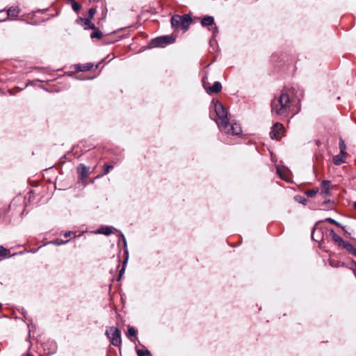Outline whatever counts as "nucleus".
<instances>
[{"instance_id":"f257e3e1","label":"nucleus","mask_w":356,"mask_h":356,"mask_svg":"<svg viewBox=\"0 0 356 356\" xmlns=\"http://www.w3.org/2000/svg\"><path fill=\"white\" fill-rule=\"evenodd\" d=\"M290 109V97L286 92H282L278 97H275L271 101L273 113L286 117Z\"/></svg>"},{"instance_id":"f03ea898","label":"nucleus","mask_w":356,"mask_h":356,"mask_svg":"<svg viewBox=\"0 0 356 356\" xmlns=\"http://www.w3.org/2000/svg\"><path fill=\"white\" fill-rule=\"evenodd\" d=\"M216 115L219 120L218 125L220 130L225 131L228 128L229 119L227 118V111L223 105L219 102L216 101L214 105Z\"/></svg>"},{"instance_id":"7ed1b4c3","label":"nucleus","mask_w":356,"mask_h":356,"mask_svg":"<svg viewBox=\"0 0 356 356\" xmlns=\"http://www.w3.org/2000/svg\"><path fill=\"white\" fill-rule=\"evenodd\" d=\"M192 19L189 15H175L171 18V25L175 29H181L184 31H187Z\"/></svg>"},{"instance_id":"20e7f679","label":"nucleus","mask_w":356,"mask_h":356,"mask_svg":"<svg viewBox=\"0 0 356 356\" xmlns=\"http://www.w3.org/2000/svg\"><path fill=\"white\" fill-rule=\"evenodd\" d=\"M175 39L170 35H162L151 40L149 46L150 48L162 47L173 43Z\"/></svg>"},{"instance_id":"39448f33","label":"nucleus","mask_w":356,"mask_h":356,"mask_svg":"<svg viewBox=\"0 0 356 356\" xmlns=\"http://www.w3.org/2000/svg\"><path fill=\"white\" fill-rule=\"evenodd\" d=\"M106 334L110 339L111 344L115 346H120L121 341V334L120 330L115 327H111L109 330H106Z\"/></svg>"},{"instance_id":"423d86ee","label":"nucleus","mask_w":356,"mask_h":356,"mask_svg":"<svg viewBox=\"0 0 356 356\" xmlns=\"http://www.w3.org/2000/svg\"><path fill=\"white\" fill-rule=\"evenodd\" d=\"M283 125L279 122H276L270 132V136L272 139H277L280 137V131L283 129Z\"/></svg>"},{"instance_id":"0eeeda50","label":"nucleus","mask_w":356,"mask_h":356,"mask_svg":"<svg viewBox=\"0 0 356 356\" xmlns=\"http://www.w3.org/2000/svg\"><path fill=\"white\" fill-rule=\"evenodd\" d=\"M77 172L79 174V179L83 180L88 177L89 168L86 166L84 164L81 163L77 167Z\"/></svg>"},{"instance_id":"6e6552de","label":"nucleus","mask_w":356,"mask_h":356,"mask_svg":"<svg viewBox=\"0 0 356 356\" xmlns=\"http://www.w3.org/2000/svg\"><path fill=\"white\" fill-rule=\"evenodd\" d=\"M312 238L316 242H321L323 239V233L321 228L318 227L316 225L314 227Z\"/></svg>"},{"instance_id":"1a4fd4ad","label":"nucleus","mask_w":356,"mask_h":356,"mask_svg":"<svg viewBox=\"0 0 356 356\" xmlns=\"http://www.w3.org/2000/svg\"><path fill=\"white\" fill-rule=\"evenodd\" d=\"M20 11L21 10L19 8V7L11 6L7 10L8 17L3 20H1L0 22H5L6 20H8L10 19L9 17L16 18L19 14Z\"/></svg>"},{"instance_id":"9d476101","label":"nucleus","mask_w":356,"mask_h":356,"mask_svg":"<svg viewBox=\"0 0 356 356\" xmlns=\"http://www.w3.org/2000/svg\"><path fill=\"white\" fill-rule=\"evenodd\" d=\"M225 131H227L228 134H231L232 135H238L241 133L242 129L241 125L235 122L231 124V129L227 128Z\"/></svg>"},{"instance_id":"9b49d317","label":"nucleus","mask_w":356,"mask_h":356,"mask_svg":"<svg viewBox=\"0 0 356 356\" xmlns=\"http://www.w3.org/2000/svg\"><path fill=\"white\" fill-rule=\"evenodd\" d=\"M330 235L332 237V240L336 242L339 246H343L346 241L343 240V238L337 234L333 229H330Z\"/></svg>"},{"instance_id":"f8f14e48","label":"nucleus","mask_w":356,"mask_h":356,"mask_svg":"<svg viewBox=\"0 0 356 356\" xmlns=\"http://www.w3.org/2000/svg\"><path fill=\"white\" fill-rule=\"evenodd\" d=\"M330 181L328 180H324L321 183V194H324L325 196H330Z\"/></svg>"},{"instance_id":"ddd939ff","label":"nucleus","mask_w":356,"mask_h":356,"mask_svg":"<svg viewBox=\"0 0 356 356\" xmlns=\"http://www.w3.org/2000/svg\"><path fill=\"white\" fill-rule=\"evenodd\" d=\"M222 90V85L220 82L216 81L214 82L212 86L209 87L207 90L209 93H218L220 92Z\"/></svg>"},{"instance_id":"4468645a","label":"nucleus","mask_w":356,"mask_h":356,"mask_svg":"<svg viewBox=\"0 0 356 356\" xmlns=\"http://www.w3.org/2000/svg\"><path fill=\"white\" fill-rule=\"evenodd\" d=\"M346 155L347 154H341V153H339V154L335 155L333 157L334 163L337 165H339L345 163V159L346 157Z\"/></svg>"},{"instance_id":"2eb2a0df","label":"nucleus","mask_w":356,"mask_h":356,"mask_svg":"<svg viewBox=\"0 0 356 356\" xmlns=\"http://www.w3.org/2000/svg\"><path fill=\"white\" fill-rule=\"evenodd\" d=\"M214 24V18L211 16H205L202 19L201 24L202 26H209Z\"/></svg>"},{"instance_id":"dca6fc26","label":"nucleus","mask_w":356,"mask_h":356,"mask_svg":"<svg viewBox=\"0 0 356 356\" xmlns=\"http://www.w3.org/2000/svg\"><path fill=\"white\" fill-rule=\"evenodd\" d=\"M98 233L109 236L113 233V227L109 226H103L98 229Z\"/></svg>"},{"instance_id":"f3484780","label":"nucleus","mask_w":356,"mask_h":356,"mask_svg":"<svg viewBox=\"0 0 356 356\" xmlns=\"http://www.w3.org/2000/svg\"><path fill=\"white\" fill-rule=\"evenodd\" d=\"M349 253L356 257V248L349 242H346L342 246Z\"/></svg>"},{"instance_id":"a211bd4d","label":"nucleus","mask_w":356,"mask_h":356,"mask_svg":"<svg viewBox=\"0 0 356 356\" xmlns=\"http://www.w3.org/2000/svg\"><path fill=\"white\" fill-rule=\"evenodd\" d=\"M113 169V165L105 163L104 165V172H103V174H102L100 175H98L97 177H103V176L107 175L110 172V170H111Z\"/></svg>"},{"instance_id":"6ab92c4d","label":"nucleus","mask_w":356,"mask_h":356,"mask_svg":"<svg viewBox=\"0 0 356 356\" xmlns=\"http://www.w3.org/2000/svg\"><path fill=\"white\" fill-rule=\"evenodd\" d=\"M339 147L340 149V153L347 154L346 146L344 140L342 138L339 139Z\"/></svg>"},{"instance_id":"aec40b11","label":"nucleus","mask_w":356,"mask_h":356,"mask_svg":"<svg viewBox=\"0 0 356 356\" xmlns=\"http://www.w3.org/2000/svg\"><path fill=\"white\" fill-rule=\"evenodd\" d=\"M90 20L91 19H86V20H84L83 26H85V29H96L95 24L91 23Z\"/></svg>"},{"instance_id":"412c9836","label":"nucleus","mask_w":356,"mask_h":356,"mask_svg":"<svg viewBox=\"0 0 356 356\" xmlns=\"http://www.w3.org/2000/svg\"><path fill=\"white\" fill-rule=\"evenodd\" d=\"M95 31L92 32L90 35V38H97V39H101L102 38V33L96 28V29H94Z\"/></svg>"},{"instance_id":"4be33fe9","label":"nucleus","mask_w":356,"mask_h":356,"mask_svg":"<svg viewBox=\"0 0 356 356\" xmlns=\"http://www.w3.org/2000/svg\"><path fill=\"white\" fill-rule=\"evenodd\" d=\"M93 67V64L91 63L83 64L79 66V70L81 72L90 70Z\"/></svg>"},{"instance_id":"5701e85b","label":"nucleus","mask_w":356,"mask_h":356,"mask_svg":"<svg viewBox=\"0 0 356 356\" xmlns=\"http://www.w3.org/2000/svg\"><path fill=\"white\" fill-rule=\"evenodd\" d=\"M318 191V188H313V189L307 191L305 192V194H306L307 196H308L309 197H314L316 195Z\"/></svg>"},{"instance_id":"b1692460","label":"nucleus","mask_w":356,"mask_h":356,"mask_svg":"<svg viewBox=\"0 0 356 356\" xmlns=\"http://www.w3.org/2000/svg\"><path fill=\"white\" fill-rule=\"evenodd\" d=\"M10 254V250L0 245V257H6Z\"/></svg>"},{"instance_id":"393cba45","label":"nucleus","mask_w":356,"mask_h":356,"mask_svg":"<svg viewBox=\"0 0 356 356\" xmlns=\"http://www.w3.org/2000/svg\"><path fill=\"white\" fill-rule=\"evenodd\" d=\"M325 222H328L331 224H333V225H335L337 226H339V227H341L343 229H344V227H342L341 225L337 221H336L335 220L331 218H327L325 219Z\"/></svg>"},{"instance_id":"a878e982","label":"nucleus","mask_w":356,"mask_h":356,"mask_svg":"<svg viewBox=\"0 0 356 356\" xmlns=\"http://www.w3.org/2000/svg\"><path fill=\"white\" fill-rule=\"evenodd\" d=\"M138 356H145L150 354V352L147 349L144 350H137Z\"/></svg>"},{"instance_id":"bb28decb","label":"nucleus","mask_w":356,"mask_h":356,"mask_svg":"<svg viewBox=\"0 0 356 356\" xmlns=\"http://www.w3.org/2000/svg\"><path fill=\"white\" fill-rule=\"evenodd\" d=\"M137 334V330L133 327H129L128 328V336L129 337H136Z\"/></svg>"},{"instance_id":"cd10ccee","label":"nucleus","mask_w":356,"mask_h":356,"mask_svg":"<svg viewBox=\"0 0 356 356\" xmlns=\"http://www.w3.org/2000/svg\"><path fill=\"white\" fill-rule=\"evenodd\" d=\"M72 9L76 13L79 12L81 9V5L78 3L76 1H74V2L72 4Z\"/></svg>"},{"instance_id":"c85d7f7f","label":"nucleus","mask_w":356,"mask_h":356,"mask_svg":"<svg viewBox=\"0 0 356 356\" xmlns=\"http://www.w3.org/2000/svg\"><path fill=\"white\" fill-rule=\"evenodd\" d=\"M95 13H96L95 8H90L88 10V19H92L94 17V15H95Z\"/></svg>"},{"instance_id":"c756f323","label":"nucleus","mask_w":356,"mask_h":356,"mask_svg":"<svg viewBox=\"0 0 356 356\" xmlns=\"http://www.w3.org/2000/svg\"><path fill=\"white\" fill-rule=\"evenodd\" d=\"M127 258H126L124 259V261H123L122 268H121V270H120V273H119V280L121 278V277L122 276V275L124 273V270H125L124 266L127 264Z\"/></svg>"},{"instance_id":"7c9ffc66","label":"nucleus","mask_w":356,"mask_h":356,"mask_svg":"<svg viewBox=\"0 0 356 356\" xmlns=\"http://www.w3.org/2000/svg\"><path fill=\"white\" fill-rule=\"evenodd\" d=\"M295 199L298 201L300 203H302V204H306L307 203V200L302 197H300V196H296L295 197Z\"/></svg>"},{"instance_id":"2f4dec72","label":"nucleus","mask_w":356,"mask_h":356,"mask_svg":"<svg viewBox=\"0 0 356 356\" xmlns=\"http://www.w3.org/2000/svg\"><path fill=\"white\" fill-rule=\"evenodd\" d=\"M333 202H332L330 200H325L323 203V206H325L327 204H332ZM323 209H327V207H325Z\"/></svg>"},{"instance_id":"473e14b6","label":"nucleus","mask_w":356,"mask_h":356,"mask_svg":"<svg viewBox=\"0 0 356 356\" xmlns=\"http://www.w3.org/2000/svg\"><path fill=\"white\" fill-rule=\"evenodd\" d=\"M86 19H84V18H82V17H79L77 20H76V22L78 24H81V25H84V20H86Z\"/></svg>"},{"instance_id":"72a5a7b5","label":"nucleus","mask_w":356,"mask_h":356,"mask_svg":"<svg viewBox=\"0 0 356 356\" xmlns=\"http://www.w3.org/2000/svg\"><path fill=\"white\" fill-rule=\"evenodd\" d=\"M218 32V27L216 26H215L213 28V36L216 35V34Z\"/></svg>"},{"instance_id":"f704fd0d","label":"nucleus","mask_w":356,"mask_h":356,"mask_svg":"<svg viewBox=\"0 0 356 356\" xmlns=\"http://www.w3.org/2000/svg\"><path fill=\"white\" fill-rule=\"evenodd\" d=\"M67 241H65V242H63V241H61V242H58V240H57V241H52L51 243H54V244H56V245H60V244L65 243H67Z\"/></svg>"},{"instance_id":"c9c22d12","label":"nucleus","mask_w":356,"mask_h":356,"mask_svg":"<svg viewBox=\"0 0 356 356\" xmlns=\"http://www.w3.org/2000/svg\"><path fill=\"white\" fill-rule=\"evenodd\" d=\"M73 233L72 232H65V236L68 237L70 236Z\"/></svg>"},{"instance_id":"e433bc0d","label":"nucleus","mask_w":356,"mask_h":356,"mask_svg":"<svg viewBox=\"0 0 356 356\" xmlns=\"http://www.w3.org/2000/svg\"><path fill=\"white\" fill-rule=\"evenodd\" d=\"M205 78H206V77H204V78H203V80H202V81H203V86H204V88L206 87Z\"/></svg>"},{"instance_id":"4c0bfd02","label":"nucleus","mask_w":356,"mask_h":356,"mask_svg":"<svg viewBox=\"0 0 356 356\" xmlns=\"http://www.w3.org/2000/svg\"><path fill=\"white\" fill-rule=\"evenodd\" d=\"M353 207H354V209H356V202H355L353 203Z\"/></svg>"},{"instance_id":"58836bf2","label":"nucleus","mask_w":356,"mask_h":356,"mask_svg":"<svg viewBox=\"0 0 356 356\" xmlns=\"http://www.w3.org/2000/svg\"><path fill=\"white\" fill-rule=\"evenodd\" d=\"M122 237H123V240H124V243H126V240H125L124 237L123 236H122Z\"/></svg>"},{"instance_id":"ea45409f","label":"nucleus","mask_w":356,"mask_h":356,"mask_svg":"<svg viewBox=\"0 0 356 356\" xmlns=\"http://www.w3.org/2000/svg\"><path fill=\"white\" fill-rule=\"evenodd\" d=\"M25 313L26 312H22V314L24 315V316H25Z\"/></svg>"},{"instance_id":"a19ab883","label":"nucleus","mask_w":356,"mask_h":356,"mask_svg":"<svg viewBox=\"0 0 356 356\" xmlns=\"http://www.w3.org/2000/svg\"><path fill=\"white\" fill-rule=\"evenodd\" d=\"M1 308V305L0 304V309Z\"/></svg>"}]
</instances>
